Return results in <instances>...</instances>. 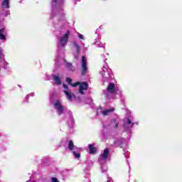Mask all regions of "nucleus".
Wrapping results in <instances>:
<instances>
[{
  "instance_id": "nucleus-1",
  "label": "nucleus",
  "mask_w": 182,
  "mask_h": 182,
  "mask_svg": "<svg viewBox=\"0 0 182 182\" xmlns=\"http://www.w3.org/2000/svg\"><path fill=\"white\" fill-rule=\"evenodd\" d=\"M80 70L81 72V76H85L87 73V62L85 55L82 56V65Z\"/></svg>"
},
{
  "instance_id": "nucleus-2",
  "label": "nucleus",
  "mask_w": 182,
  "mask_h": 182,
  "mask_svg": "<svg viewBox=\"0 0 182 182\" xmlns=\"http://www.w3.org/2000/svg\"><path fill=\"white\" fill-rule=\"evenodd\" d=\"M69 35H70V31L69 30L67 31L66 33L59 39V42L62 46V48H65V46L68 43L69 41Z\"/></svg>"
},
{
  "instance_id": "nucleus-3",
  "label": "nucleus",
  "mask_w": 182,
  "mask_h": 182,
  "mask_svg": "<svg viewBox=\"0 0 182 182\" xmlns=\"http://www.w3.org/2000/svg\"><path fill=\"white\" fill-rule=\"evenodd\" d=\"M88 87L89 85H87V82H80L79 93H80V95H85V92H83V90H87Z\"/></svg>"
},
{
  "instance_id": "nucleus-4",
  "label": "nucleus",
  "mask_w": 182,
  "mask_h": 182,
  "mask_svg": "<svg viewBox=\"0 0 182 182\" xmlns=\"http://www.w3.org/2000/svg\"><path fill=\"white\" fill-rule=\"evenodd\" d=\"M54 107L58 110V114L60 115L63 113V110H65V107L62 106L60 101H56L54 104Z\"/></svg>"
},
{
  "instance_id": "nucleus-5",
  "label": "nucleus",
  "mask_w": 182,
  "mask_h": 182,
  "mask_svg": "<svg viewBox=\"0 0 182 182\" xmlns=\"http://www.w3.org/2000/svg\"><path fill=\"white\" fill-rule=\"evenodd\" d=\"M54 107L58 110V114L60 115L63 113V110H65V107L62 106L60 101H56L54 104Z\"/></svg>"
},
{
  "instance_id": "nucleus-6",
  "label": "nucleus",
  "mask_w": 182,
  "mask_h": 182,
  "mask_svg": "<svg viewBox=\"0 0 182 182\" xmlns=\"http://www.w3.org/2000/svg\"><path fill=\"white\" fill-rule=\"evenodd\" d=\"M65 95L67 96V99L72 102L73 100V97H75V95L72 93L70 90H64Z\"/></svg>"
},
{
  "instance_id": "nucleus-7",
  "label": "nucleus",
  "mask_w": 182,
  "mask_h": 182,
  "mask_svg": "<svg viewBox=\"0 0 182 182\" xmlns=\"http://www.w3.org/2000/svg\"><path fill=\"white\" fill-rule=\"evenodd\" d=\"M107 92H109V93H111V94L114 93V92H116V86L114 85V83L109 84L107 87Z\"/></svg>"
},
{
  "instance_id": "nucleus-8",
  "label": "nucleus",
  "mask_w": 182,
  "mask_h": 182,
  "mask_svg": "<svg viewBox=\"0 0 182 182\" xmlns=\"http://www.w3.org/2000/svg\"><path fill=\"white\" fill-rule=\"evenodd\" d=\"M110 151H109V149H105L102 153V154H101V157H102V160H106V159H107V157H109V153Z\"/></svg>"
},
{
  "instance_id": "nucleus-9",
  "label": "nucleus",
  "mask_w": 182,
  "mask_h": 182,
  "mask_svg": "<svg viewBox=\"0 0 182 182\" xmlns=\"http://www.w3.org/2000/svg\"><path fill=\"white\" fill-rule=\"evenodd\" d=\"M88 147L90 149V154H95L97 152V149L93 146V144H89Z\"/></svg>"
},
{
  "instance_id": "nucleus-10",
  "label": "nucleus",
  "mask_w": 182,
  "mask_h": 182,
  "mask_svg": "<svg viewBox=\"0 0 182 182\" xmlns=\"http://www.w3.org/2000/svg\"><path fill=\"white\" fill-rule=\"evenodd\" d=\"M75 147L76 146L73 144V141L72 140L68 141V150H70V151H73V149H75Z\"/></svg>"
},
{
  "instance_id": "nucleus-11",
  "label": "nucleus",
  "mask_w": 182,
  "mask_h": 182,
  "mask_svg": "<svg viewBox=\"0 0 182 182\" xmlns=\"http://www.w3.org/2000/svg\"><path fill=\"white\" fill-rule=\"evenodd\" d=\"M5 28L0 29V39L1 41H5L6 39V36H5Z\"/></svg>"
},
{
  "instance_id": "nucleus-12",
  "label": "nucleus",
  "mask_w": 182,
  "mask_h": 182,
  "mask_svg": "<svg viewBox=\"0 0 182 182\" xmlns=\"http://www.w3.org/2000/svg\"><path fill=\"white\" fill-rule=\"evenodd\" d=\"M65 66L68 68V70H72L73 72L75 71V67L72 65V63L65 61Z\"/></svg>"
},
{
  "instance_id": "nucleus-13",
  "label": "nucleus",
  "mask_w": 182,
  "mask_h": 182,
  "mask_svg": "<svg viewBox=\"0 0 182 182\" xmlns=\"http://www.w3.org/2000/svg\"><path fill=\"white\" fill-rule=\"evenodd\" d=\"M9 1L10 0H3L1 4L2 6H4V8H6V9H9Z\"/></svg>"
},
{
  "instance_id": "nucleus-14",
  "label": "nucleus",
  "mask_w": 182,
  "mask_h": 182,
  "mask_svg": "<svg viewBox=\"0 0 182 182\" xmlns=\"http://www.w3.org/2000/svg\"><path fill=\"white\" fill-rule=\"evenodd\" d=\"M73 45L76 48V53H79L80 52V47L79 46V44H77L76 41H73Z\"/></svg>"
},
{
  "instance_id": "nucleus-15",
  "label": "nucleus",
  "mask_w": 182,
  "mask_h": 182,
  "mask_svg": "<svg viewBox=\"0 0 182 182\" xmlns=\"http://www.w3.org/2000/svg\"><path fill=\"white\" fill-rule=\"evenodd\" d=\"M53 79L56 82V85H62V80H60V77L58 76L54 75Z\"/></svg>"
},
{
  "instance_id": "nucleus-16",
  "label": "nucleus",
  "mask_w": 182,
  "mask_h": 182,
  "mask_svg": "<svg viewBox=\"0 0 182 182\" xmlns=\"http://www.w3.org/2000/svg\"><path fill=\"white\" fill-rule=\"evenodd\" d=\"M112 112H113V109H105L102 111V113L104 116H109Z\"/></svg>"
},
{
  "instance_id": "nucleus-17",
  "label": "nucleus",
  "mask_w": 182,
  "mask_h": 182,
  "mask_svg": "<svg viewBox=\"0 0 182 182\" xmlns=\"http://www.w3.org/2000/svg\"><path fill=\"white\" fill-rule=\"evenodd\" d=\"M127 124L129 126V127H133V126H134V123H132L129 118H127Z\"/></svg>"
},
{
  "instance_id": "nucleus-18",
  "label": "nucleus",
  "mask_w": 182,
  "mask_h": 182,
  "mask_svg": "<svg viewBox=\"0 0 182 182\" xmlns=\"http://www.w3.org/2000/svg\"><path fill=\"white\" fill-rule=\"evenodd\" d=\"M73 154L75 157V159H80V153H76V151H73Z\"/></svg>"
},
{
  "instance_id": "nucleus-19",
  "label": "nucleus",
  "mask_w": 182,
  "mask_h": 182,
  "mask_svg": "<svg viewBox=\"0 0 182 182\" xmlns=\"http://www.w3.org/2000/svg\"><path fill=\"white\" fill-rule=\"evenodd\" d=\"M4 58H5V55L2 53V49L0 48V59H4Z\"/></svg>"
},
{
  "instance_id": "nucleus-20",
  "label": "nucleus",
  "mask_w": 182,
  "mask_h": 182,
  "mask_svg": "<svg viewBox=\"0 0 182 182\" xmlns=\"http://www.w3.org/2000/svg\"><path fill=\"white\" fill-rule=\"evenodd\" d=\"M78 85H80V82H77L75 83H73L70 85V86H72V87H76V86H78Z\"/></svg>"
},
{
  "instance_id": "nucleus-21",
  "label": "nucleus",
  "mask_w": 182,
  "mask_h": 182,
  "mask_svg": "<svg viewBox=\"0 0 182 182\" xmlns=\"http://www.w3.org/2000/svg\"><path fill=\"white\" fill-rule=\"evenodd\" d=\"M112 122H113V123H115V127H116V129H119V123H117L116 119H114L112 120Z\"/></svg>"
},
{
  "instance_id": "nucleus-22",
  "label": "nucleus",
  "mask_w": 182,
  "mask_h": 182,
  "mask_svg": "<svg viewBox=\"0 0 182 182\" xmlns=\"http://www.w3.org/2000/svg\"><path fill=\"white\" fill-rule=\"evenodd\" d=\"M66 82H67V83H68V85H71L72 84V79L70 77H67L66 78Z\"/></svg>"
},
{
  "instance_id": "nucleus-23",
  "label": "nucleus",
  "mask_w": 182,
  "mask_h": 182,
  "mask_svg": "<svg viewBox=\"0 0 182 182\" xmlns=\"http://www.w3.org/2000/svg\"><path fill=\"white\" fill-rule=\"evenodd\" d=\"M51 181L52 182H59V181L58 180V178L53 177L51 178Z\"/></svg>"
},
{
  "instance_id": "nucleus-24",
  "label": "nucleus",
  "mask_w": 182,
  "mask_h": 182,
  "mask_svg": "<svg viewBox=\"0 0 182 182\" xmlns=\"http://www.w3.org/2000/svg\"><path fill=\"white\" fill-rule=\"evenodd\" d=\"M63 87L65 89V90H70L69 87L66 84H63Z\"/></svg>"
},
{
  "instance_id": "nucleus-25",
  "label": "nucleus",
  "mask_w": 182,
  "mask_h": 182,
  "mask_svg": "<svg viewBox=\"0 0 182 182\" xmlns=\"http://www.w3.org/2000/svg\"><path fill=\"white\" fill-rule=\"evenodd\" d=\"M53 4H58V0H52Z\"/></svg>"
},
{
  "instance_id": "nucleus-26",
  "label": "nucleus",
  "mask_w": 182,
  "mask_h": 182,
  "mask_svg": "<svg viewBox=\"0 0 182 182\" xmlns=\"http://www.w3.org/2000/svg\"><path fill=\"white\" fill-rule=\"evenodd\" d=\"M79 38H80V39H83V35H80Z\"/></svg>"
},
{
  "instance_id": "nucleus-27",
  "label": "nucleus",
  "mask_w": 182,
  "mask_h": 182,
  "mask_svg": "<svg viewBox=\"0 0 182 182\" xmlns=\"http://www.w3.org/2000/svg\"><path fill=\"white\" fill-rule=\"evenodd\" d=\"M124 129H126V125H124Z\"/></svg>"
}]
</instances>
